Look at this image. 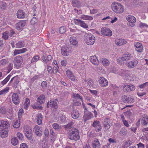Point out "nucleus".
Returning a JSON list of instances; mask_svg holds the SVG:
<instances>
[{
  "instance_id": "f257e3e1",
  "label": "nucleus",
  "mask_w": 148,
  "mask_h": 148,
  "mask_svg": "<svg viewBox=\"0 0 148 148\" xmlns=\"http://www.w3.org/2000/svg\"><path fill=\"white\" fill-rule=\"evenodd\" d=\"M69 138L72 140L77 141L79 139V132L77 129L73 127L69 132Z\"/></svg>"
},
{
  "instance_id": "f03ea898",
  "label": "nucleus",
  "mask_w": 148,
  "mask_h": 148,
  "mask_svg": "<svg viewBox=\"0 0 148 148\" xmlns=\"http://www.w3.org/2000/svg\"><path fill=\"white\" fill-rule=\"evenodd\" d=\"M84 39L86 43L88 45H93L95 42V37L91 34L86 33L84 37Z\"/></svg>"
},
{
  "instance_id": "7ed1b4c3",
  "label": "nucleus",
  "mask_w": 148,
  "mask_h": 148,
  "mask_svg": "<svg viewBox=\"0 0 148 148\" xmlns=\"http://www.w3.org/2000/svg\"><path fill=\"white\" fill-rule=\"evenodd\" d=\"M112 10L116 13H121L124 11V9L122 5L119 3L113 2L112 5Z\"/></svg>"
},
{
  "instance_id": "20e7f679",
  "label": "nucleus",
  "mask_w": 148,
  "mask_h": 148,
  "mask_svg": "<svg viewBox=\"0 0 148 148\" xmlns=\"http://www.w3.org/2000/svg\"><path fill=\"white\" fill-rule=\"evenodd\" d=\"M58 100L57 99L51 100L49 101H48L47 103V108H49L50 106L51 108H53L55 109H57L58 107Z\"/></svg>"
},
{
  "instance_id": "39448f33",
  "label": "nucleus",
  "mask_w": 148,
  "mask_h": 148,
  "mask_svg": "<svg viewBox=\"0 0 148 148\" xmlns=\"http://www.w3.org/2000/svg\"><path fill=\"white\" fill-rule=\"evenodd\" d=\"M101 34L102 35L108 36H111L112 34V32L110 29L108 28L104 27L101 29Z\"/></svg>"
},
{
  "instance_id": "423d86ee",
  "label": "nucleus",
  "mask_w": 148,
  "mask_h": 148,
  "mask_svg": "<svg viewBox=\"0 0 148 148\" xmlns=\"http://www.w3.org/2000/svg\"><path fill=\"white\" fill-rule=\"evenodd\" d=\"M26 137L29 140L32 139V131L31 128L27 127L24 129V131Z\"/></svg>"
},
{
  "instance_id": "0eeeda50",
  "label": "nucleus",
  "mask_w": 148,
  "mask_h": 148,
  "mask_svg": "<svg viewBox=\"0 0 148 148\" xmlns=\"http://www.w3.org/2000/svg\"><path fill=\"white\" fill-rule=\"evenodd\" d=\"M92 126L95 128L94 130L97 132H100L101 130V126L100 123L99 121H94L92 125Z\"/></svg>"
},
{
  "instance_id": "6e6552de",
  "label": "nucleus",
  "mask_w": 148,
  "mask_h": 148,
  "mask_svg": "<svg viewBox=\"0 0 148 148\" xmlns=\"http://www.w3.org/2000/svg\"><path fill=\"white\" fill-rule=\"evenodd\" d=\"M122 101L125 103H132L133 102V98L131 96L123 95L121 97Z\"/></svg>"
},
{
  "instance_id": "1a4fd4ad",
  "label": "nucleus",
  "mask_w": 148,
  "mask_h": 148,
  "mask_svg": "<svg viewBox=\"0 0 148 148\" xmlns=\"http://www.w3.org/2000/svg\"><path fill=\"white\" fill-rule=\"evenodd\" d=\"M23 62V58L21 56H16L14 60L15 66L19 67L21 66Z\"/></svg>"
},
{
  "instance_id": "9d476101",
  "label": "nucleus",
  "mask_w": 148,
  "mask_h": 148,
  "mask_svg": "<svg viewBox=\"0 0 148 148\" xmlns=\"http://www.w3.org/2000/svg\"><path fill=\"white\" fill-rule=\"evenodd\" d=\"M33 130L37 136H40L42 135V129L38 125H36L34 128Z\"/></svg>"
},
{
  "instance_id": "9b49d317",
  "label": "nucleus",
  "mask_w": 148,
  "mask_h": 148,
  "mask_svg": "<svg viewBox=\"0 0 148 148\" xmlns=\"http://www.w3.org/2000/svg\"><path fill=\"white\" fill-rule=\"evenodd\" d=\"M93 117V114L91 112L87 111H84V114L83 118L84 121L85 122Z\"/></svg>"
},
{
  "instance_id": "f8f14e48",
  "label": "nucleus",
  "mask_w": 148,
  "mask_h": 148,
  "mask_svg": "<svg viewBox=\"0 0 148 148\" xmlns=\"http://www.w3.org/2000/svg\"><path fill=\"white\" fill-rule=\"evenodd\" d=\"M98 81L99 84L102 87L106 86L108 85V83L107 80L103 77H100Z\"/></svg>"
},
{
  "instance_id": "ddd939ff",
  "label": "nucleus",
  "mask_w": 148,
  "mask_h": 148,
  "mask_svg": "<svg viewBox=\"0 0 148 148\" xmlns=\"http://www.w3.org/2000/svg\"><path fill=\"white\" fill-rule=\"evenodd\" d=\"M138 61L136 59L129 62L127 64V67L130 69H132L135 67L138 64Z\"/></svg>"
},
{
  "instance_id": "4468645a",
  "label": "nucleus",
  "mask_w": 148,
  "mask_h": 148,
  "mask_svg": "<svg viewBox=\"0 0 148 148\" xmlns=\"http://www.w3.org/2000/svg\"><path fill=\"white\" fill-rule=\"evenodd\" d=\"M131 58V55L127 52L123 54L121 58H119V60L121 62H124L130 60Z\"/></svg>"
},
{
  "instance_id": "2eb2a0df",
  "label": "nucleus",
  "mask_w": 148,
  "mask_h": 148,
  "mask_svg": "<svg viewBox=\"0 0 148 148\" xmlns=\"http://www.w3.org/2000/svg\"><path fill=\"white\" fill-rule=\"evenodd\" d=\"M12 99L13 102L15 104H18L20 102L19 97L17 93H14L12 96Z\"/></svg>"
},
{
  "instance_id": "dca6fc26",
  "label": "nucleus",
  "mask_w": 148,
  "mask_h": 148,
  "mask_svg": "<svg viewBox=\"0 0 148 148\" xmlns=\"http://www.w3.org/2000/svg\"><path fill=\"white\" fill-rule=\"evenodd\" d=\"M70 50L66 46H64L62 47L61 53L64 56H68L69 55Z\"/></svg>"
},
{
  "instance_id": "f3484780",
  "label": "nucleus",
  "mask_w": 148,
  "mask_h": 148,
  "mask_svg": "<svg viewBox=\"0 0 148 148\" xmlns=\"http://www.w3.org/2000/svg\"><path fill=\"white\" fill-rule=\"evenodd\" d=\"M10 124L6 121H0V129H6L9 127Z\"/></svg>"
},
{
  "instance_id": "a211bd4d",
  "label": "nucleus",
  "mask_w": 148,
  "mask_h": 148,
  "mask_svg": "<svg viewBox=\"0 0 148 148\" xmlns=\"http://www.w3.org/2000/svg\"><path fill=\"white\" fill-rule=\"evenodd\" d=\"M135 49L137 51L141 52L143 50V46L139 42H136L134 43Z\"/></svg>"
},
{
  "instance_id": "6ab92c4d",
  "label": "nucleus",
  "mask_w": 148,
  "mask_h": 148,
  "mask_svg": "<svg viewBox=\"0 0 148 148\" xmlns=\"http://www.w3.org/2000/svg\"><path fill=\"white\" fill-rule=\"evenodd\" d=\"M45 95H41L37 99V104L40 105L44 103L45 101Z\"/></svg>"
},
{
  "instance_id": "aec40b11",
  "label": "nucleus",
  "mask_w": 148,
  "mask_h": 148,
  "mask_svg": "<svg viewBox=\"0 0 148 148\" xmlns=\"http://www.w3.org/2000/svg\"><path fill=\"white\" fill-rule=\"evenodd\" d=\"M75 23L76 25L80 24V26L84 28H87L88 25L83 21L80 20L74 19Z\"/></svg>"
},
{
  "instance_id": "412c9836",
  "label": "nucleus",
  "mask_w": 148,
  "mask_h": 148,
  "mask_svg": "<svg viewBox=\"0 0 148 148\" xmlns=\"http://www.w3.org/2000/svg\"><path fill=\"white\" fill-rule=\"evenodd\" d=\"M14 82V83L13 84V87L14 88H16L17 87V85L19 82V79L18 77L16 76L15 77H14L13 78H12L10 82V83H11Z\"/></svg>"
},
{
  "instance_id": "4be33fe9",
  "label": "nucleus",
  "mask_w": 148,
  "mask_h": 148,
  "mask_svg": "<svg viewBox=\"0 0 148 148\" xmlns=\"http://www.w3.org/2000/svg\"><path fill=\"white\" fill-rule=\"evenodd\" d=\"M66 74L67 76L72 81L76 80L75 76L73 75L70 70H68L66 71Z\"/></svg>"
},
{
  "instance_id": "5701e85b",
  "label": "nucleus",
  "mask_w": 148,
  "mask_h": 148,
  "mask_svg": "<svg viewBox=\"0 0 148 148\" xmlns=\"http://www.w3.org/2000/svg\"><path fill=\"white\" fill-rule=\"evenodd\" d=\"M112 124L110 123L109 119L107 118H106L104 119V121L103 122V125L107 129H109L112 125Z\"/></svg>"
},
{
  "instance_id": "b1692460",
  "label": "nucleus",
  "mask_w": 148,
  "mask_h": 148,
  "mask_svg": "<svg viewBox=\"0 0 148 148\" xmlns=\"http://www.w3.org/2000/svg\"><path fill=\"white\" fill-rule=\"evenodd\" d=\"M17 17L19 18H23L25 16V13L22 10H19L17 12Z\"/></svg>"
},
{
  "instance_id": "393cba45",
  "label": "nucleus",
  "mask_w": 148,
  "mask_h": 148,
  "mask_svg": "<svg viewBox=\"0 0 148 148\" xmlns=\"http://www.w3.org/2000/svg\"><path fill=\"white\" fill-rule=\"evenodd\" d=\"M126 40L125 39L120 38H117L115 40L116 44L118 46H121L126 43Z\"/></svg>"
},
{
  "instance_id": "a878e982",
  "label": "nucleus",
  "mask_w": 148,
  "mask_h": 148,
  "mask_svg": "<svg viewBox=\"0 0 148 148\" xmlns=\"http://www.w3.org/2000/svg\"><path fill=\"white\" fill-rule=\"evenodd\" d=\"M92 147L93 148H100V144L98 140L95 139L92 142Z\"/></svg>"
},
{
  "instance_id": "bb28decb",
  "label": "nucleus",
  "mask_w": 148,
  "mask_h": 148,
  "mask_svg": "<svg viewBox=\"0 0 148 148\" xmlns=\"http://www.w3.org/2000/svg\"><path fill=\"white\" fill-rule=\"evenodd\" d=\"M91 62L93 64L95 65H97L99 63V61L95 56H92L90 57Z\"/></svg>"
},
{
  "instance_id": "cd10ccee",
  "label": "nucleus",
  "mask_w": 148,
  "mask_h": 148,
  "mask_svg": "<svg viewBox=\"0 0 148 148\" xmlns=\"http://www.w3.org/2000/svg\"><path fill=\"white\" fill-rule=\"evenodd\" d=\"M141 123L144 125H146L148 123V116L147 115L143 116Z\"/></svg>"
},
{
  "instance_id": "c85d7f7f",
  "label": "nucleus",
  "mask_w": 148,
  "mask_h": 148,
  "mask_svg": "<svg viewBox=\"0 0 148 148\" xmlns=\"http://www.w3.org/2000/svg\"><path fill=\"white\" fill-rule=\"evenodd\" d=\"M127 70H124L121 69V70L117 71L116 72H114L115 73H117L119 75L124 76H125V74H127L128 73Z\"/></svg>"
},
{
  "instance_id": "c756f323",
  "label": "nucleus",
  "mask_w": 148,
  "mask_h": 148,
  "mask_svg": "<svg viewBox=\"0 0 148 148\" xmlns=\"http://www.w3.org/2000/svg\"><path fill=\"white\" fill-rule=\"evenodd\" d=\"M8 134V130L7 129L5 130H1L0 131V136L3 138L6 137Z\"/></svg>"
},
{
  "instance_id": "7c9ffc66",
  "label": "nucleus",
  "mask_w": 148,
  "mask_h": 148,
  "mask_svg": "<svg viewBox=\"0 0 148 148\" xmlns=\"http://www.w3.org/2000/svg\"><path fill=\"white\" fill-rule=\"evenodd\" d=\"M71 116L72 118L74 119H76L78 118L79 116V113L78 112L73 110L72 112Z\"/></svg>"
},
{
  "instance_id": "2f4dec72",
  "label": "nucleus",
  "mask_w": 148,
  "mask_h": 148,
  "mask_svg": "<svg viewBox=\"0 0 148 148\" xmlns=\"http://www.w3.org/2000/svg\"><path fill=\"white\" fill-rule=\"evenodd\" d=\"M127 133V130L124 127L121 129L119 132V134L121 136H125L126 135Z\"/></svg>"
},
{
  "instance_id": "473e14b6",
  "label": "nucleus",
  "mask_w": 148,
  "mask_h": 148,
  "mask_svg": "<svg viewBox=\"0 0 148 148\" xmlns=\"http://www.w3.org/2000/svg\"><path fill=\"white\" fill-rule=\"evenodd\" d=\"M73 96L74 98V100H80L81 101H83V99L82 96H81L80 95L78 94H74L73 95Z\"/></svg>"
},
{
  "instance_id": "72a5a7b5",
  "label": "nucleus",
  "mask_w": 148,
  "mask_h": 148,
  "mask_svg": "<svg viewBox=\"0 0 148 148\" xmlns=\"http://www.w3.org/2000/svg\"><path fill=\"white\" fill-rule=\"evenodd\" d=\"M126 19L129 22H135L136 21L135 18L133 16L129 15L126 17Z\"/></svg>"
},
{
  "instance_id": "f704fd0d",
  "label": "nucleus",
  "mask_w": 148,
  "mask_h": 148,
  "mask_svg": "<svg viewBox=\"0 0 148 148\" xmlns=\"http://www.w3.org/2000/svg\"><path fill=\"white\" fill-rule=\"evenodd\" d=\"M15 45L16 48H21L24 46L25 43L23 41H20L16 43Z\"/></svg>"
},
{
  "instance_id": "c9c22d12",
  "label": "nucleus",
  "mask_w": 148,
  "mask_h": 148,
  "mask_svg": "<svg viewBox=\"0 0 148 148\" xmlns=\"http://www.w3.org/2000/svg\"><path fill=\"white\" fill-rule=\"evenodd\" d=\"M70 43L73 45H75L77 43V41L76 38L71 37L70 38Z\"/></svg>"
},
{
  "instance_id": "e433bc0d",
  "label": "nucleus",
  "mask_w": 148,
  "mask_h": 148,
  "mask_svg": "<svg viewBox=\"0 0 148 148\" xmlns=\"http://www.w3.org/2000/svg\"><path fill=\"white\" fill-rule=\"evenodd\" d=\"M37 123L38 125H40L42 123V114L40 113L38 114H37Z\"/></svg>"
},
{
  "instance_id": "4c0bfd02",
  "label": "nucleus",
  "mask_w": 148,
  "mask_h": 148,
  "mask_svg": "<svg viewBox=\"0 0 148 148\" xmlns=\"http://www.w3.org/2000/svg\"><path fill=\"white\" fill-rule=\"evenodd\" d=\"M81 16V18L82 19L85 20H91L93 19L92 16L84 14L82 15Z\"/></svg>"
},
{
  "instance_id": "58836bf2",
  "label": "nucleus",
  "mask_w": 148,
  "mask_h": 148,
  "mask_svg": "<svg viewBox=\"0 0 148 148\" xmlns=\"http://www.w3.org/2000/svg\"><path fill=\"white\" fill-rule=\"evenodd\" d=\"M74 124V123L73 122L71 121L67 125H64V127L67 129H71V128H72V127L73 126Z\"/></svg>"
},
{
  "instance_id": "ea45409f",
  "label": "nucleus",
  "mask_w": 148,
  "mask_h": 148,
  "mask_svg": "<svg viewBox=\"0 0 148 148\" xmlns=\"http://www.w3.org/2000/svg\"><path fill=\"white\" fill-rule=\"evenodd\" d=\"M101 62L103 65L105 66H108L110 64V62L109 60L105 58H102Z\"/></svg>"
},
{
  "instance_id": "a19ab883",
  "label": "nucleus",
  "mask_w": 148,
  "mask_h": 148,
  "mask_svg": "<svg viewBox=\"0 0 148 148\" xmlns=\"http://www.w3.org/2000/svg\"><path fill=\"white\" fill-rule=\"evenodd\" d=\"M133 76L132 74L130 73L128 71L127 74H125V77L126 79L128 80H131L132 79V77Z\"/></svg>"
},
{
  "instance_id": "79ce46f5",
  "label": "nucleus",
  "mask_w": 148,
  "mask_h": 148,
  "mask_svg": "<svg viewBox=\"0 0 148 148\" xmlns=\"http://www.w3.org/2000/svg\"><path fill=\"white\" fill-rule=\"evenodd\" d=\"M41 148H49V145L47 142L42 141L40 144Z\"/></svg>"
},
{
  "instance_id": "37998d69",
  "label": "nucleus",
  "mask_w": 148,
  "mask_h": 148,
  "mask_svg": "<svg viewBox=\"0 0 148 148\" xmlns=\"http://www.w3.org/2000/svg\"><path fill=\"white\" fill-rule=\"evenodd\" d=\"M36 103H35L33 105H32V107L34 109L41 110L43 108L42 106L39 105Z\"/></svg>"
},
{
  "instance_id": "c03bdc74",
  "label": "nucleus",
  "mask_w": 148,
  "mask_h": 148,
  "mask_svg": "<svg viewBox=\"0 0 148 148\" xmlns=\"http://www.w3.org/2000/svg\"><path fill=\"white\" fill-rule=\"evenodd\" d=\"M12 144L14 145H16L18 143V141L17 138L16 137L13 138L11 140Z\"/></svg>"
},
{
  "instance_id": "a18cd8bd",
  "label": "nucleus",
  "mask_w": 148,
  "mask_h": 148,
  "mask_svg": "<svg viewBox=\"0 0 148 148\" xmlns=\"http://www.w3.org/2000/svg\"><path fill=\"white\" fill-rule=\"evenodd\" d=\"M9 33L8 32H5L3 33L2 38L5 40L7 39L10 36Z\"/></svg>"
},
{
  "instance_id": "49530a36",
  "label": "nucleus",
  "mask_w": 148,
  "mask_h": 148,
  "mask_svg": "<svg viewBox=\"0 0 148 148\" xmlns=\"http://www.w3.org/2000/svg\"><path fill=\"white\" fill-rule=\"evenodd\" d=\"M11 75H9L3 81H2L1 84L3 85L5 84L9 80L11 77Z\"/></svg>"
},
{
  "instance_id": "de8ad7c7",
  "label": "nucleus",
  "mask_w": 148,
  "mask_h": 148,
  "mask_svg": "<svg viewBox=\"0 0 148 148\" xmlns=\"http://www.w3.org/2000/svg\"><path fill=\"white\" fill-rule=\"evenodd\" d=\"M66 31V29L63 26L61 27L59 29V32L61 34L64 33Z\"/></svg>"
},
{
  "instance_id": "09e8293b",
  "label": "nucleus",
  "mask_w": 148,
  "mask_h": 148,
  "mask_svg": "<svg viewBox=\"0 0 148 148\" xmlns=\"http://www.w3.org/2000/svg\"><path fill=\"white\" fill-rule=\"evenodd\" d=\"M24 113L23 110L22 108L20 109L18 113V118L19 120L22 118V116Z\"/></svg>"
},
{
  "instance_id": "8fccbe9b",
  "label": "nucleus",
  "mask_w": 148,
  "mask_h": 148,
  "mask_svg": "<svg viewBox=\"0 0 148 148\" xmlns=\"http://www.w3.org/2000/svg\"><path fill=\"white\" fill-rule=\"evenodd\" d=\"M40 76H41V77H43V75L41 74L35 76L34 77H33L31 78V81L32 82H34L35 81L38 79L39 77H40Z\"/></svg>"
},
{
  "instance_id": "3c124183",
  "label": "nucleus",
  "mask_w": 148,
  "mask_h": 148,
  "mask_svg": "<svg viewBox=\"0 0 148 148\" xmlns=\"http://www.w3.org/2000/svg\"><path fill=\"white\" fill-rule=\"evenodd\" d=\"M72 3L74 7H78L80 6V5L78 0H73L72 1Z\"/></svg>"
},
{
  "instance_id": "603ef678",
  "label": "nucleus",
  "mask_w": 148,
  "mask_h": 148,
  "mask_svg": "<svg viewBox=\"0 0 148 148\" xmlns=\"http://www.w3.org/2000/svg\"><path fill=\"white\" fill-rule=\"evenodd\" d=\"M14 123L13 126V127L16 128H18L20 126V123H19L17 120L16 121H14Z\"/></svg>"
},
{
  "instance_id": "864d4df0",
  "label": "nucleus",
  "mask_w": 148,
  "mask_h": 148,
  "mask_svg": "<svg viewBox=\"0 0 148 148\" xmlns=\"http://www.w3.org/2000/svg\"><path fill=\"white\" fill-rule=\"evenodd\" d=\"M9 88L6 87L4 89L0 91V95L6 94L9 90Z\"/></svg>"
},
{
  "instance_id": "5fc2aeb1",
  "label": "nucleus",
  "mask_w": 148,
  "mask_h": 148,
  "mask_svg": "<svg viewBox=\"0 0 148 148\" xmlns=\"http://www.w3.org/2000/svg\"><path fill=\"white\" fill-rule=\"evenodd\" d=\"M86 82H87L88 85L89 86H92L93 84V82L92 79L89 78L87 80Z\"/></svg>"
},
{
  "instance_id": "6e6d98bb",
  "label": "nucleus",
  "mask_w": 148,
  "mask_h": 148,
  "mask_svg": "<svg viewBox=\"0 0 148 148\" xmlns=\"http://www.w3.org/2000/svg\"><path fill=\"white\" fill-rule=\"evenodd\" d=\"M39 58V57L38 56H36L34 57L32 59L31 61V63H33L37 61Z\"/></svg>"
},
{
  "instance_id": "4d7b16f0",
  "label": "nucleus",
  "mask_w": 148,
  "mask_h": 148,
  "mask_svg": "<svg viewBox=\"0 0 148 148\" xmlns=\"http://www.w3.org/2000/svg\"><path fill=\"white\" fill-rule=\"evenodd\" d=\"M47 82L45 81H42L41 84V87L42 89H45L47 87Z\"/></svg>"
},
{
  "instance_id": "13d9d810",
  "label": "nucleus",
  "mask_w": 148,
  "mask_h": 148,
  "mask_svg": "<svg viewBox=\"0 0 148 148\" xmlns=\"http://www.w3.org/2000/svg\"><path fill=\"white\" fill-rule=\"evenodd\" d=\"M77 100H73V105L76 106L80 105L81 104V102L80 100H77Z\"/></svg>"
},
{
  "instance_id": "bf43d9fd",
  "label": "nucleus",
  "mask_w": 148,
  "mask_h": 148,
  "mask_svg": "<svg viewBox=\"0 0 148 148\" xmlns=\"http://www.w3.org/2000/svg\"><path fill=\"white\" fill-rule=\"evenodd\" d=\"M124 113L125 116H127V117L128 118H130L132 114L130 110L124 112Z\"/></svg>"
},
{
  "instance_id": "052dcab7",
  "label": "nucleus",
  "mask_w": 148,
  "mask_h": 148,
  "mask_svg": "<svg viewBox=\"0 0 148 148\" xmlns=\"http://www.w3.org/2000/svg\"><path fill=\"white\" fill-rule=\"evenodd\" d=\"M53 128L55 130H58L60 128V126L56 123H55L53 124Z\"/></svg>"
},
{
  "instance_id": "680f3d73",
  "label": "nucleus",
  "mask_w": 148,
  "mask_h": 148,
  "mask_svg": "<svg viewBox=\"0 0 148 148\" xmlns=\"http://www.w3.org/2000/svg\"><path fill=\"white\" fill-rule=\"evenodd\" d=\"M58 68H59V67L58 64H57V66H54L53 68L52 72L54 73H56L58 71Z\"/></svg>"
},
{
  "instance_id": "e2e57ef3",
  "label": "nucleus",
  "mask_w": 148,
  "mask_h": 148,
  "mask_svg": "<svg viewBox=\"0 0 148 148\" xmlns=\"http://www.w3.org/2000/svg\"><path fill=\"white\" fill-rule=\"evenodd\" d=\"M6 112V110L5 108L3 107H2L0 109V113L2 114H5Z\"/></svg>"
},
{
  "instance_id": "0e129e2a",
  "label": "nucleus",
  "mask_w": 148,
  "mask_h": 148,
  "mask_svg": "<svg viewBox=\"0 0 148 148\" xmlns=\"http://www.w3.org/2000/svg\"><path fill=\"white\" fill-rule=\"evenodd\" d=\"M139 26L141 28H143L144 27H148V25L146 23H140L139 24Z\"/></svg>"
},
{
  "instance_id": "69168bd1",
  "label": "nucleus",
  "mask_w": 148,
  "mask_h": 148,
  "mask_svg": "<svg viewBox=\"0 0 148 148\" xmlns=\"http://www.w3.org/2000/svg\"><path fill=\"white\" fill-rule=\"evenodd\" d=\"M7 63V61L5 59H2L0 61V64L2 65H5Z\"/></svg>"
},
{
  "instance_id": "338daca9",
  "label": "nucleus",
  "mask_w": 148,
  "mask_h": 148,
  "mask_svg": "<svg viewBox=\"0 0 148 148\" xmlns=\"http://www.w3.org/2000/svg\"><path fill=\"white\" fill-rule=\"evenodd\" d=\"M128 87L129 89H130L131 91H134L135 89V87L132 85H128Z\"/></svg>"
},
{
  "instance_id": "774afa93",
  "label": "nucleus",
  "mask_w": 148,
  "mask_h": 148,
  "mask_svg": "<svg viewBox=\"0 0 148 148\" xmlns=\"http://www.w3.org/2000/svg\"><path fill=\"white\" fill-rule=\"evenodd\" d=\"M19 24L23 28L24 27L25 25V21H20L18 22Z\"/></svg>"
}]
</instances>
